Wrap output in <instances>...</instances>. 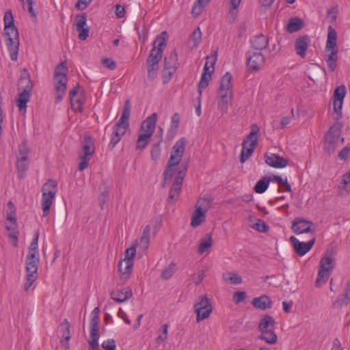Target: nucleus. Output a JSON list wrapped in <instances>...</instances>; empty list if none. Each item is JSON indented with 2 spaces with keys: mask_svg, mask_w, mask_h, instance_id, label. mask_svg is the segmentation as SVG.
<instances>
[{
  "mask_svg": "<svg viewBox=\"0 0 350 350\" xmlns=\"http://www.w3.org/2000/svg\"><path fill=\"white\" fill-rule=\"evenodd\" d=\"M186 144L187 139L185 137H181L174 144L166 168L163 174V187H165L167 181L172 179L176 170L177 166H178L177 174L169 191V196L167 199L168 204H174L179 198L183 182L189 168L187 162L181 163L185 151Z\"/></svg>",
  "mask_w": 350,
  "mask_h": 350,
  "instance_id": "1",
  "label": "nucleus"
},
{
  "mask_svg": "<svg viewBox=\"0 0 350 350\" xmlns=\"http://www.w3.org/2000/svg\"><path fill=\"white\" fill-rule=\"evenodd\" d=\"M4 36L5 43L12 61H16L19 51V34L14 25V20L11 10L5 12L4 16Z\"/></svg>",
  "mask_w": 350,
  "mask_h": 350,
  "instance_id": "2",
  "label": "nucleus"
},
{
  "mask_svg": "<svg viewBox=\"0 0 350 350\" xmlns=\"http://www.w3.org/2000/svg\"><path fill=\"white\" fill-rule=\"evenodd\" d=\"M167 37V32L163 31L156 38L153 42V47L147 58L148 78L150 81H153L157 75L159 63L161 60L163 52L166 46Z\"/></svg>",
  "mask_w": 350,
  "mask_h": 350,
  "instance_id": "3",
  "label": "nucleus"
},
{
  "mask_svg": "<svg viewBox=\"0 0 350 350\" xmlns=\"http://www.w3.org/2000/svg\"><path fill=\"white\" fill-rule=\"evenodd\" d=\"M131 113V104L129 100H126L124 105L123 111L120 120L115 124L112 129L109 148L113 150L121 140L129 127V117Z\"/></svg>",
  "mask_w": 350,
  "mask_h": 350,
  "instance_id": "4",
  "label": "nucleus"
},
{
  "mask_svg": "<svg viewBox=\"0 0 350 350\" xmlns=\"http://www.w3.org/2000/svg\"><path fill=\"white\" fill-rule=\"evenodd\" d=\"M55 103H59L66 94V60L56 66L53 76Z\"/></svg>",
  "mask_w": 350,
  "mask_h": 350,
  "instance_id": "5",
  "label": "nucleus"
},
{
  "mask_svg": "<svg viewBox=\"0 0 350 350\" xmlns=\"http://www.w3.org/2000/svg\"><path fill=\"white\" fill-rule=\"evenodd\" d=\"M232 76L230 72L221 77L219 90V100L218 101L219 107L223 112H226L228 109V103L231 102L232 98Z\"/></svg>",
  "mask_w": 350,
  "mask_h": 350,
  "instance_id": "6",
  "label": "nucleus"
},
{
  "mask_svg": "<svg viewBox=\"0 0 350 350\" xmlns=\"http://www.w3.org/2000/svg\"><path fill=\"white\" fill-rule=\"evenodd\" d=\"M342 127L340 123L335 122L330 126L325 136L324 148L329 155L344 143V138L340 136Z\"/></svg>",
  "mask_w": 350,
  "mask_h": 350,
  "instance_id": "7",
  "label": "nucleus"
},
{
  "mask_svg": "<svg viewBox=\"0 0 350 350\" xmlns=\"http://www.w3.org/2000/svg\"><path fill=\"white\" fill-rule=\"evenodd\" d=\"M260 132L259 127L256 124H252L249 135L242 142V150L240 155V162L243 163L253 154L258 145V138Z\"/></svg>",
  "mask_w": 350,
  "mask_h": 350,
  "instance_id": "8",
  "label": "nucleus"
},
{
  "mask_svg": "<svg viewBox=\"0 0 350 350\" xmlns=\"http://www.w3.org/2000/svg\"><path fill=\"white\" fill-rule=\"evenodd\" d=\"M217 51H215L214 52L213 56L211 57L212 61L211 62V65L212 67V70H209V67L208 66V59L210 57L208 56L206 57V62L205 63L204 67V71L202 74V77L200 79V81L198 85V91L199 93L198 100V105L196 108V112L198 116H201V99H202V90L205 89L208 85L209 81L211 79V73L214 71V65L217 60Z\"/></svg>",
  "mask_w": 350,
  "mask_h": 350,
  "instance_id": "9",
  "label": "nucleus"
},
{
  "mask_svg": "<svg viewBox=\"0 0 350 350\" xmlns=\"http://www.w3.org/2000/svg\"><path fill=\"white\" fill-rule=\"evenodd\" d=\"M211 203L212 200L208 198H201L197 201L191 217L192 227H198L205 221L206 213L211 208Z\"/></svg>",
  "mask_w": 350,
  "mask_h": 350,
  "instance_id": "10",
  "label": "nucleus"
},
{
  "mask_svg": "<svg viewBox=\"0 0 350 350\" xmlns=\"http://www.w3.org/2000/svg\"><path fill=\"white\" fill-rule=\"evenodd\" d=\"M334 267V259L332 257L324 256L321 258L319 262L317 278L315 281V286L317 287H321L326 283Z\"/></svg>",
  "mask_w": 350,
  "mask_h": 350,
  "instance_id": "11",
  "label": "nucleus"
},
{
  "mask_svg": "<svg viewBox=\"0 0 350 350\" xmlns=\"http://www.w3.org/2000/svg\"><path fill=\"white\" fill-rule=\"evenodd\" d=\"M82 153L79 154V170L83 171L88 166L92 156L95 152L94 143L90 135H85L82 146Z\"/></svg>",
  "mask_w": 350,
  "mask_h": 350,
  "instance_id": "12",
  "label": "nucleus"
},
{
  "mask_svg": "<svg viewBox=\"0 0 350 350\" xmlns=\"http://www.w3.org/2000/svg\"><path fill=\"white\" fill-rule=\"evenodd\" d=\"M325 51L329 53L325 55V59H338L337 33L331 25L327 28Z\"/></svg>",
  "mask_w": 350,
  "mask_h": 350,
  "instance_id": "13",
  "label": "nucleus"
},
{
  "mask_svg": "<svg viewBox=\"0 0 350 350\" xmlns=\"http://www.w3.org/2000/svg\"><path fill=\"white\" fill-rule=\"evenodd\" d=\"M193 307L197 314V322L207 319L212 312V305L206 295L202 296L200 300L196 302Z\"/></svg>",
  "mask_w": 350,
  "mask_h": 350,
  "instance_id": "14",
  "label": "nucleus"
},
{
  "mask_svg": "<svg viewBox=\"0 0 350 350\" xmlns=\"http://www.w3.org/2000/svg\"><path fill=\"white\" fill-rule=\"evenodd\" d=\"M69 98L72 109L75 112H81L83 105V94L81 87L77 84L69 92Z\"/></svg>",
  "mask_w": 350,
  "mask_h": 350,
  "instance_id": "15",
  "label": "nucleus"
},
{
  "mask_svg": "<svg viewBox=\"0 0 350 350\" xmlns=\"http://www.w3.org/2000/svg\"><path fill=\"white\" fill-rule=\"evenodd\" d=\"M291 228L297 234L302 233H312L314 236L315 233L314 223L311 221L300 217H297L293 220Z\"/></svg>",
  "mask_w": 350,
  "mask_h": 350,
  "instance_id": "16",
  "label": "nucleus"
},
{
  "mask_svg": "<svg viewBox=\"0 0 350 350\" xmlns=\"http://www.w3.org/2000/svg\"><path fill=\"white\" fill-rule=\"evenodd\" d=\"M87 14L85 13L78 14L75 18L74 25L79 33V38L81 40H85L90 33V29L86 26Z\"/></svg>",
  "mask_w": 350,
  "mask_h": 350,
  "instance_id": "17",
  "label": "nucleus"
},
{
  "mask_svg": "<svg viewBox=\"0 0 350 350\" xmlns=\"http://www.w3.org/2000/svg\"><path fill=\"white\" fill-rule=\"evenodd\" d=\"M315 237H313V238L308 242L299 241L294 236H291L290 237V241L294 248L295 252L300 256L305 255L312 249L315 243Z\"/></svg>",
  "mask_w": 350,
  "mask_h": 350,
  "instance_id": "18",
  "label": "nucleus"
},
{
  "mask_svg": "<svg viewBox=\"0 0 350 350\" xmlns=\"http://www.w3.org/2000/svg\"><path fill=\"white\" fill-rule=\"evenodd\" d=\"M247 65L252 72L258 71L265 62V58L260 52H247Z\"/></svg>",
  "mask_w": 350,
  "mask_h": 350,
  "instance_id": "19",
  "label": "nucleus"
},
{
  "mask_svg": "<svg viewBox=\"0 0 350 350\" xmlns=\"http://www.w3.org/2000/svg\"><path fill=\"white\" fill-rule=\"evenodd\" d=\"M265 161L268 165L275 168H283L288 165V160L273 153H266Z\"/></svg>",
  "mask_w": 350,
  "mask_h": 350,
  "instance_id": "20",
  "label": "nucleus"
},
{
  "mask_svg": "<svg viewBox=\"0 0 350 350\" xmlns=\"http://www.w3.org/2000/svg\"><path fill=\"white\" fill-rule=\"evenodd\" d=\"M310 42V38L307 35L300 36L295 40V49L296 53L301 57L304 58L306 57V52L309 46Z\"/></svg>",
  "mask_w": 350,
  "mask_h": 350,
  "instance_id": "21",
  "label": "nucleus"
},
{
  "mask_svg": "<svg viewBox=\"0 0 350 350\" xmlns=\"http://www.w3.org/2000/svg\"><path fill=\"white\" fill-rule=\"evenodd\" d=\"M157 115L156 113H152L141 124V131L143 134H148L152 137L156 126Z\"/></svg>",
  "mask_w": 350,
  "mask_h": 350,
  "instance_id": "22",
  "label": "nucleus"
},
{
  "mask_svg": "<svg viewBox=\"0 0 350 350\" xmlns=\"http://www.w3.org/2000/svg\"><path fill=\"white\" fill-rule=\"evenodd\" d=\"M110 295L111 298L116 302L122 303L130 299L133 295V293L131 288L126 287L122 288L120 290H114L111 292Z\"/></svg>",
  "mask_w": 350,
  "mask_h": 350,
  "instance_id": "23",
  "label": "nucleus"
},
{
  "mask_svg": "<svg viewBox=\"0 0 350 350\" xmlns=\"http://www.w3.org/2000/svg\"><path fill=\"white\" fill-rule=\"evenodd\" d=\"M253 306L260 310H266L272 307L273 302L271 298L267 295H262L258 297H254L252 300Z\"/></svg>",
  "mask_w": 350,
  "mask_h": 350,
  "instance_id": "24",
  "label": "nucleus"
},
{
  "mask_svg": "<svg viewBox=\"0 0 350 350\" xmlns=\"http://www.w3.org/2000/svg\"><path fill=\"white\" fill-rule=\"evenodd\" d=\"M133 267V260L131 259H123L118 265V270L121 274L122 279L125 280L130 278Z\"/></svg>",
  "mask_w": 350,
  "mask_h": 350,
  "instance_id": "25",
  "label": "nucleus"
},
{
  "mask_svg": "<svg viewBox=\"0 0 350 350\" xmlns=\"http://www.w3.org/2000/svg\"><path fill=\"white\" fill-rule=\"evenodd\" d=\"M40 262L39 256L27 254L26 257L27 274H33L38 277V267Z\"/></svg>",
  "mask_w": 350,
  "mask_h": 350,
  "instance_id": "26",
  "label": "nucleus"
},
{
  "mask_svg": "<svg viewBox=\"0 0 350 350\" xmlns=\"http://www.w3.org/2000/svg\"><path fill=\"white\" fill-rule=\"evenodd\" d=\"M31 92L27 91H21L18 93L16 99V105L18 107L20 114L25 115L27 112V104L29 101Z\"/></svg>",
  "mask_w": 350,
  "mask_h": 350,
  "instance_id": "27",
  "label": "nucleus"
},
{
  "mask_svg": "<svg viewBox=\"0 0 350 350\" xmlns=\"http://www.w3.org/2000/svg\"><path fill=\"white\" fill-rule=\"evenodd\" d=\"M90 339L88 341L90 347H98L99 346V324L90 323Z\"/></svg>",
  "mask_w": 350,
  "mask_h": 350,
  "instance_id": "28",
  "label": "nucleus"
},
{
  "mask_svg": "<svg viewBox=\"0 0 350 350\" xmlns=\"http://www.w3.org/2000/svg\"><path fill=\"white\" fill-rule=\"evenodd\" d=\"M350 302V281L347 283L345 293L339 295L333 303L335 308L347 306Z\"/></svg>",
  "mask_w": 350,
  "mask_h": 350,
  "instance_id": "29",
  "label": "nucleus"
},
{
  "mask_svg": "<svg viewBox=\"0 0 350 350\" xmlns=\"http://www.w3.org/2000/svg\"><path fill=\"white\" fill-rule=\"evenodd\" d=\"M269 40L262 33L254 36L253 40H251L252 47L260 51L265 49L267 46Z\"/></svg>",
  "mask_w": 350,
  "mask_h": 350,
  "instance_id": "30",
  "label": "nucleus"
},
{
  "mask_svg": "<svg viewBox=\"0 0 350 350\" xmlns=\"http://www.w3.org/2000/svg\"><path fill=\"white\" fill-rule=\"evenodd\" d=\"M275 324L276 322L275 321L273 317L267 314L265 315L260 319L258 328L259 332L269 330V328L273 329Z\"/></svg>",
  "mask_w": 350,
  "mask_h": 350,
  "instance_id": "31",
  "label": "nucleus"
},
{
  "mask_svg": "<svg viewBox=\"0 0 350 350\" xmlns=\"http://www.w3.org/2000/svg\"><path fill=\"white\" fill-rule=\"evenodd\" d=\"M29 165V157H17L16 168L18 170V176L22 179L25 177V172Z\"/></svg>",
  "mask_w": 350,
  "mask_h": 350,
  "instance_id": "32",
  "label": "nucleus"
},
{
  "mask_svg": "<svg viewBox=\"0 0 350 350\" xmlns=\"http://www.w3.org/2000/svg\"><path fill=\"white\" fill-rule=\"evenodd\" d=\"M304 26V22L301 18L297 17L291 18L286 26V31L289 33L296 32Z\"/></svg>",
  "mask_w": 350,
  "mask_h": 350,
  "instance_id": "33",
  "label": "nucleus"
},
{
  "mask_svg": "<svg viewBox=\"0 0 350 350\" xmlns=\"http://www.w3.org/2000/svg\"><path fill=\"white\" fill-rule=\"evenodd\" d=\"M55 195L49 193L46 194V193H42V208L43 210V215L46 216L49 214L50 207L52 204V202L55 198Z\"/></svg>",
  "mask_w": 350,
  "mask_h": 350,
  "instance_id": "34",
  "label": "nucleus"
},
{
  "mask_svg": "<svg viewBox=\"0 0 350 350\" xmlns=\"http://www.w3.org/2000/svg\"><path fill=\"white\" fill-rule=\"evenodd\" d=\"M33 83L29 76H21L18 83V90L21 91H27L31 92Z\"/></svg>",
  "mask_w": 350,
  "mask_h": 350,
  "instance_id": "35",
  "label": "nucleus"
},
{
  "mask_svg": "<svg viewBox=\"0 0 350 350\" xmlns=\"http://www.w3.org/2000/svg\"><path fill=\"white\" fill-rule=\"evenodd\" d=\"M160 130H161V135L159 136V139L157 141V143H155L152 145V149L150 151L151 159L153 161H157L160 158V156H161V150L160 144L163 142V129L162 128H160Z\"/></svg>",
  "mask_w": 350,
  "mask_h": 350,
  "instance_id": "36",
  "label": "nucleus"
},
{
  "mask_svg": "<svg viewBox=\"0 0 350 350\" xmlns=\"http://www.w3.org/2000/svg\"><path fill=\"white\" fill-rule=\"evenodd\" d=\"M260 332L261 334L259 336V338L260 340H264L269 344H275L277 342L278 336L273 329H270L269 330Z\"/></svg>",
  "mask_w": 350,
  "mask_h": 350,
  "instance_id": "37",
  "label": "nucleus"
},
{
  "mask_svg": "<svg viewBox=\"0 0 350 350\" xmlns=\"http://www.w3.org/2000/svg\"><path fill=\"white\" fill-rule=\"evenodd\" d=\"M150 226H146L143 230V232L142 237L139 239V245L141 248L143 250H147L148 247V245L150 243Z\"/></svg>",
  "mask_w": 350,
  "mask_h": 350,
  "instance_id": "38",
  "label": "nucleus"
},
{
  "mask_svg": "<svg viewBox=\"0 0 350 350\" xmlns=\"http://www.w3.org/2000/svg\"><path fill=\"white\" fill-rule=\"evenodd\" d=\"M178 55L176 50H173L164 59V66L173 67L177 69L178 67Z\"/></svg>",
  "mask_w": 350,
  "mask_h": 350,
  "instance_id": "39",
  "label": "nucleus"
},
{
  "mask_svg": "<svg viewBox=\"0 0 350 350\" xmlns=\"http://www.w3.org/2000/svg\"><path fill=\"white\" fill-rule=\"evenodd\" d=\"M213 245V239L210 234H207L204 239L201 240L199 244L198 252L199 254H202L206 252L208 248Z\"/></svg>",
  "mask_w": 350,
  "mask_h": 350,
  "instance_id": "40",
  "label": "nucleus"
},
{
  "mask_svg": "<svg viewBox=\"0 0 350 350\" xmlns=\"http://www.w3.org/2000/svg\"><path fill=\"white\" fill-rule=\"evenodd\" d=\"M202 33L200 28L198 27L189 36V42H192V49L197 48L202 41Z\"/></svg>",
  "mask_w": 350,
  "mask_h": 350,
  "instance_id": "41",
  "label": "nucleus"
},
{
  "mask_svg": "<svg viewBox=\"0 0 350 350\" xmlns=\"http://www.w3.org/2000/svg\"><path fill=\"white\" fill-rule=\"evenodd\" d=\"M270 180H269L268 177H263L256 183L254 190L257 193H262L267 189Z\"/></svg>",
  "mask_w": 350,
  "mask_h": 350,
  "instance_id": "42",
  "label": "nucleus"
},
{
  "mask_svg": "<svg viewBox=\"0 0 350 350\" xmlns=\"http://www.w3.org/2000/svg\"><path fill=\"white\" fill-rule=\"evenodd\" d=\"M151 136L148 134L139 133L136 142V150H144L148 145Z\"/></svg>",
  "mask_w": 350,
  "mask_h": 350,
  "instance_id": "43",
  "label": "nucleus"
},
{
  "mask_svg": "<svg viewBox=\"0 0 350 350\" xmlns=\"http://www.w3.org/2000/svg\"><path fill=\"white\" fill-rule=\"evenodd\" d=\"M180 123V116L178 113H175L171 119V123H170V127L168 130L167 135H170L172 137H173L177 132V129L178 128Z\"/></svg>",
  "mask_w": 350,
  "mask_h": 350,
  "instance_id": "44",
  "label": "nucleus"
},
{
  "mask_svg": "<svg viewBox=\"0 0 350 350\" xmlns=\"http://www.w3.org/2000/svg\"><path fill=\"white\" fill-rule=\"evenodd\" d=\"M57 182L53 179H49L46 183H45L42 188V193H46L48 194L53 193L54 195L56 194L57 192Z\"/></svg>",
  "mask_w": 350,
  "mask_h": 350,
  "instance_id": "45",
  "label": "nucleus"
},
{
  "mask_svg": "<svg viewBox=\"0 0 350 350\" xmlns=\"http://www.w3.org/2000/svg\"><path fill=\"white\" fill-rule=\"evenodd\" d=\"M209 1L210 0H197L192 7V14L196 16H199Z\"/></svg>",
  "mask_w": 350,
  "mask_h": 350,
  "instance_id": "46",
  "label": "nucleus"
},
{
  "mask_svg": "<svg viewBox=\"0 0 350 350\" xmlns=\"http://www.w3.org/2000/svg\"><path fill=\"white\" fill-rule=\"evenodd\" d=\"M38 238H39V232L36 231L34 233L33 238L30 243L29 247L28 254H33V256H39V251H38Z\"/></svg>",
  "mask_w": 350,
  "mask_h": 350,
  "instance_id": "47",
  "label": "nucleus"
},
{
  "mask_svg": "<svg viewBox=\"0 0 350 350\" xmlns=\"http://www.w3.org/2000/svg\"><path fill=\"white\" fill-rule=\"evenodd\" d=\"M176 70V69H174L173 67L164 66L162 71V79L164 84L167 83L170 81Z\"/></svg>",
  "mask_w": 350,
  "mask_h": 350,
  "instance_id": "48",
  "label": "nucleus"
},
{
  "mask_svg": "<svg viewBox=\"0 0 350 350\" xmlns=\"http://www.w3.org/2000/svg\"><path fill=\"white\" fill-rule=\"evenodd\" d=\"M347 90L346 87L343 85L337 87L334 93V100H344V98L346 95Z\"/></svg>",
  "mask_w": 350,
  "mask_h": 350,
  "instance_id": "49",
  "label": "nucleus"
},
{
  "mask_svg": "<svg viewBox=\"0 0 350 350\" xmlns=\"http://www.w3.org/2000/svg\"><path fill=\"white\" fill-rule=\"evenodd\" d=\"M176 271V264L171 262L170 265L163 269L161 273V278L165 280L170 278Z\"/></svg>",
  "mask_w": 350,
  "mask_h": 350,
  "instance_id": "50",
  "label": "nucleus"
},
{
  "mask_svg": "<svg viewBox=\"0 0 350 350\" xmlns=\"http://www.w3.org/2000/svg\"><path fill=\"white\" fill-rule=\"evenodd\" d=\"M252 228L260 232H267L269 231V226L263 220L260 219L252 226Z\"/></svg>",
  "mask_w": 350,
  "mask_h": 350,
  "instance_id": "51",
  "label": "nucleus"
},
{
  "mask_svg": "<svg viewBox=\"0 0 350 350\" xmlns=\"http://www.w3.org/2000/svg\"><path fill=\"white\" fill-rule=\"evenodd\" d=\"M247 297V293L245 291H236L233 294V301L236 304L243 301Z\"/></svg>",
  "mask_w": 350,
  "mask_h": 350,
  "instance_id": "52",
  "label": "nucleus"
},
{
  "mask_svg": "<svg viewBox=\"0 0 350 350\" xmlns=\"http://www.w3.org/2000/svg\"><path fill=\"white\" fill-rule=\"evenodd\" d=\"M101 347L105 350H116V341L113 338L107 339V340H105L103 342Z\"/></svg>",
  "mask_w": 350,
  "mask_h": 350,
  "instance_id": "53",
  "label": "nucleus"
},
{
  "mask_svg": "<svg viewBox=\"0 0 350 350\" xmlns=\"http://www.w3.org/2000/svg\"><path fill=\"white\" fill-rule=\"evenodd\" d=\"M342 104L343 101L342 100H334L333 108L334 112L338 116V117L336 118L337 120L341 118Z\"/></svg>",
  "mask_w": 350,
  "mask_h": 350,
  "instance_id": "54",
  "label": "nucleus"
},
{
  "mask_svg": "<svg viewBox=\"0 0 350 350\" xmlns=\"http://www.w3.org/2000/svg\"><path fill=\"white\" fill-rule=\"evenodd\" d=\"M29 148L26 142H23L18 146V155L17 157H29Z\"/></svg>",
  "mask_w": 350,
  "mask_h": 350,
  "instance_id": "55",
  "label": "nucleus"
},
{
  "mask_svg": "<svg viewBox=\"0 0 350 350\" xmlns=\"http://www.w3.org/2000/svg\"><path fill=\"white\" fill-rule=\"evenodd\" d=\"M99 308L96 307L91 314V319L90 323L93 324H99L100 323V317H99Z\"/></svg>",
  "mask_w": 350,
  "mask_h": 350,
  "instance_id": "56",
  "label": "nucleus"
},
{
  "mask_svg": "<svg viewBox=\"0 0 350 350\" xmlns=\"http://www.w3.org/2000/svg\"><path fill=\"white\" fill-rule=\"evenodd\" d=\"M37 278V276H34L33 274H27V280L24 284V290L25 291H27L29 289L30 286L33 284Z\"/></svg>",
  "mask_w": 350,
  "mask_h": 350,
  "instance_id": "57",
  "label": "nucleus"
},
{
  "mask_svg": "<svg viewBox=\"0 0 350 350\" xmlns=\"http://www.w3.org/2000/svg\"><path fill=\"white\" fill-rule=\"evenodd\" d=\"M92 0H77L75 7L79 10H85L92 2Z\"/></svg>",
  "mask_w": 350,
  "mask_h": 350,
  "instance_id": "58",
  "label": "nucleus"
},
{
  "mask_svg": "<svg viewBox=\"0 0 350 350\" xmlns=\"http://www.w3.org/2000/svg\"><path fill=\"white\" fill-rule=\"evenodd\" d=\"M350 153V146H346L338 153V158L340 160H346Z\"/></svg>",
  "mask_w": 350,
  "mask_h": 350,
  "instance_id": "59",
  "label": "nucleus"
},
{
  "mask_svg": "<svg viewBox=\"0 0 350 350\" xmlns=\"http://www.w3.org/2000/svg\"><path fill=\"white\" fill-rule=\"evenodd\" d=\"M7 219L10 221L11 226H7L6 229L8 230H14L17 228V219L16 216L14 217H7Z\"/></svg>",
  "mask_w": 350,
  "mask_h": 350,
  "instance_id": "60",
  "label": "nucleus"
},
{
  "mask_svg": "<svg viewBox=\"0 0 350 350\" xmlns=\"http://www.w3.org/2000/svg\"><path fill=\"white\" fill-rule=\"evenodd\" d=\"M337 13H338V7L337 6H333L331 8L328 9L327 14L328 16L333 14V15L331 16L330 23H334L337 18Z\"/></svg>",
  "mask_w": 350,
  "mask_h": 350,
  "instance_id": "61",
  "label": "nucleus"
},
{
  "mask_svg": "<svg viewBox=\"0 0 350 350\" xmlns=\"http://www.w3.org/2000/svg\"><path fill=\"white\" fill-rule=\"evenodd\" d=\"M136 252L135 245L132 246L130 248H128L125 252V258L124 259H131L133 260V258L135 256Z\"/></svg>",
  "mask_w": 350,
  "mask_h": 350,
  "instance_id": "62",
  "label": "nucleus"
},
{
  "mask_svg": "<svg viewBox=\"0 0 350 350\" xmlns=\"http://www.w3.org/2000/svg\"><path fill=\"white\" fill-rule=\"evenodd\" d=\"M103 65L111 70H113L116 68L115 62L111 58H105L103 60Z\"/></svg>",
  "mask_w": 350,
  "mask_h": 350,
  "instance_id": "63",
  "label": "nucleus"
},
{
  "mask_svg": "<svg viewBox=\"0 0 350 350\" xmlns=\"http://www.w3.org/2000/svg\"><path fill=\"white\" fill-rule=\"evenodd\" d=\"M125 8L124 6L118 4L116 5V14L118 18H123L125 15Z\"/></svg>",
  "mask_w": 350,
  "mask_h": 350,
  "instance_id": "64",
  "label": "nucleus"
}]
</instances>
